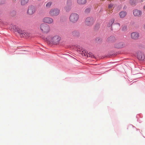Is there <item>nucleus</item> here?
Segmentation results:
<instances>
[{
    "mask_svg": "<svg viewBox=\"0 0 145 145\" xmlns=\"http://www.w3.org/2000/svg\"><path fill=\"white\" fill-rule=\"evenodd\" d=\"M113 5L112 4H110L108 6V8L109 9H112L113 7Z\"/></svg>",
    "mask_w": 145,
    "mask_h": 145,
    "instance_id": "27",
    "label": "nucleus"
},
{
    "mask_svg": "<svg viewBox=\"0 0 145 145\" xmlns=\"http://www.w3.org/2000/svg\"><path fill=\"white\" fill-rule=\"evenodd\" d=\"M77 3L79 5H84L86 3V0H77Z\"/></svg>",
    "mask_w": 145,
    "mask_h": 145,
    "instance_id": "18",
    "label": "nucleus"
},
{
    "mask_svg": "<svg viewBox=\"0 0 145 145\" xmlns=\"http://www.w3.org/2000/svg\"><path fill=\"white\" fill-rule=\"evenodd\" d=\"M127 13L125 11H121L119 13V16L120 18H124L126 15Z\"/></svg>",
    "mask_w": 145,
    "mask_h": 145,
    "instance_id": "16",
    "label": "nucleus"
},
{
    "mask_svg": "<svg viewBox=\"0 0 145 145\" xmlns=\"http://www.w3.org/2000/svg\"><path fill=\"white\" fill-rule=\"evenodd\" d=\"M114 19H112L110 21L109 23V24L110 25H111L114 22Z\"/></svg>",
    "mask_w": 145,
    "mask_h": 145,
    "instance_id": "23",
    "label": "nucleus"
},
{
    "mask_svg": "<svg viewBox=\"0 0 145 145\" xmlns=\"http://www.w3.org/2000/svg\"><path fill=\"white\" fill-rule=\"evenodd\" d=\"M10 28L12 30L16 32H17L18 33H19V31H20V29L18 27L15 25L11 24L10 25Z\"/></svg>",
    "mask_w": 145,
    "mask_h": 145,
    "instance_id": "15",
    "label": "nucleus"
},
{
    "mask_svg": "<svg viewBox=\"0 0 145 145\" xmlns=\"http://www.w3.org/2000/svg\"><path fill=\"white\" fill-rule=\"evenodd\" d=\"M35 11V7L31 5L29 7L27 11V14L30 15H32L34 13Z\"/></svg>",
    "mask_w": 145,
    "mask_h": 145,
    "instance_id": "10",
    "label": "nucleus"
},
{
    "mask_svg": "<svg viewBox=\"0 0 145 145\" xmlns=\"http://www.w3.org/2000/svg\"><path fill=\"white\" fill-rule=\"evenodd\" d=\"M80 54H81L83 56H86V51H85V49H82L80 50Z\"/></svg>",
    "mask_w": 145,
    "mask_h": 145,
    "instance_id": "20",
    "label": "nucleus"
},
{
    "mask_svg": "<svg viewBox=\"0 0 145 145\" xmlns=\"http://www.w3.org/2000/svg\"><path fill=\"white\" fill-rule=\"evenodd\" d=\"M43 22L45 24H52L53 22V19L49 17H44L42 20Z\"/></svg>",
    "mask_w": 145,
    "mask_h": 145,
    "instance_id": "9",
    "label": "nucleus"
},
{
    "mask_svg": "<svg viewBox=\"0 0 145 145\" xmlns=\"http://www.w3.org/2000/svg\"><path fill=\"white\" fill-rule=\"evenodd\" d=\"M19 31L18 33L21 37L27 38L30 37L31 36V34L25 31H22L21 29L20 31Z\"/></svg>",
    "mask_w": 145,
    "mask_h": 145,
    "instance_id": "5",
    "label": "nucleus"
},
{
    "mask_svg": "<svg viewBox=\"0 0 145 145\" xmlns=\"http://www.w3.org/2000/svg\"><path fill=\"white\" fill-rule=\"evenodd\" d=\"M142 13L141 10L135 9L133 11V14L135 16L140 17L142 14Z\"/></svg>",
    "mask_w": 145,
    "mask_h": 145,
    "instance_id": "11",
    "label": "nucleus"
},
{
    "mask_svg": "<svg viewBox=\"0 0 145 145\" xmlns=\"http://www.w3.org/2000/svg\"><path fill=\"white\" fill-rule=\"evenodd\" d=\"M137 57L138 59L140 60H143L145 58L144 53L141 52H138L137 54Z\"/></svg>",
    "mask_w": 145,
    "mask_h": 145,
    "instance_id": "13",
    "label": "nucleus"
},
{
    "mask_svg": "<svg viewBox=\"0 0 145 145\" xmlns=\"http://www.w3.org/2000/svg\"><path fill=\"white\" fill-rule=\"evenodd\" d=\"M95 20L93 18L88 17L86 19L85 24L87 26L91 27L93 24Z\"/></svg>",
    "mask_w": 145,
    "mask_h": 145,
    "instance_id": "4",
    "label": "nucleus"
},
{
    "mask_svg": "<svg viewBox=\"0 0 145 145\" xmlns=\"http://www.w3.org/2000/svg\"><path fill=\"white\" fill-rule=\"evenodd\" d=\"M130 3H131L132 5L133 4V3H131V2H130Z\"/></svg>",
    "mask_w": 145,
    "mask_h": 145,
    "instance_id": "34",
    "label": "nucleus"
},
{
    "mask_svg": "<svg viewBox=\"0 0 145 145\" xmlns=\"http://www.w3.org/2000/svg\"><path fill=\"white\" fill-rule=\"evenodd\" d=\"M52 4V3L50 2H49L47 3L46 5V7L48 8H49Z\"/></svg>",
    "mask_w": 145,
    "mask_h": 145,
    "instance_id": "24",
    "label": "nucleus"
},
{
    "mask_svg": "<svg viewBox=\"0 0 145 145\" xmlns=\"http://www.w3.org/2000/svg\"><path fill=\"white\" fill-rule=\"evenodd\" d=\"M40 28L42 32L43 33H47L50 31V26L45 23L41 24L40 25Z\"/></svg>",
    "mask_w": 145,
    "mask_h": 145,
    "instance_id": "2",
    "label": "nucleus"
},
{
    "mask_svg": "<svg viewBox=\"0 0 145 145\" xmlns=\"http://www.w3.org/2000/svg\"><path fill=\"white\" fill-rule=\"evenodd\" d=\"M127 30V26L125 25L122 28V30L123 31H125Z\"/></svg>",
    "mask_w": 145,
    "mask_h": 145,
    "instance_id": "28",
    "label": "nucleus"
},
{
    "mask_svg": "<svg viewBox=\"0 0 145 145\" xmlns=\"http://www.w3.org/2000/svg\"><path fill=\"white\" fill-rule=\"evenodd\" d=\"M79 18V15L76 13H73L71 14L69 16L70 21L72 23L76 22Z\"/></svg>",
    "mask_w": 145,
    "mask_h": 145,
    "instance_id": "3",
    "label": "nucleus"
},
{
    "mask_svg": "<svg viewBox=\"0 0 145 145\" xmlns=\"http://www.w3.org/2000/svg\"><path fill=\"white\" fill-rule=\"evenodd\" d=\"M72 35L74 37H77L79 36V33L77 31H74L72 33Z\"/></svg>",
    "mask_w": 145,
    "mask_h": 145,
    "instance_id": "19",
    "label": "nucleus"
},
{
    "mask_svg": "<svg viewBox=\"0 0 145 145\" xmlns=\"http://www.w3.org/2000/svg\"><path fill=\"white\" fill-rule=\"evenodd\" d=\"M90 9L89 8H86L85 11V12L86 13H88L90 12Z\"/></svg>",
    "mask_w": 145,
    "mask_h": 145,
    "instance_id": "22",
    "label": "nucleus"
},
{
    "mask_svg": "<svg viewBox=\"0 0 145 145\" xmlns=\"http://www.w3.org/2000/svg\"><path fill=\"white\" fill-rule=\"evenodd\" d=\"M144 9H145V5L144 6Z\"/></svg>",
    "mask_w": 145,
    "mask_h": 145,
    "instance_id": "31",
    "label": "nucleus"
},
{
    "mask_svg": "<svg viewBox=\"0 0 145 145\" xmlns=\"http://www.w3.org/2000/svg\"><path fill=\"white\" fill-rule=\"evenodd\" d=\"M16 1V0H13V1Z\"/></svg>",
    "mask_w": 145,
    "mask_h": 145,
    "instance_id": "33",
    "label": "nucleus"
},
{
    "mask_svg": "<svg viewBox=\"0 0 145 145\" xmlns=\"http://www.w3.org/2000/svg\"><path fill=\"white\" fill-rule=\"evenodd\" d=\"M107 41L109 42L113 43L114 44L116 42V40L115 37L111 36L107 39Z\"/></svg>",
    "mask_w": 145,
    "mask_h": 145,
    "instance_id": "12",
    "label": "nucleus"
},
{
    "mask_svg": "<svg viewBox=\"0 0 145 145\" xmlns=\"http://www.w3.org/2000/svg\"><path fill=\"white\" fill-rule=\"evenodd\" d=\"M3 24V22L2 21V20L1 19H0V24Z\"/></svg>",
    "mask_w": 145,
    "mask_h": 145,
    "instance_id": "30",
    "label": "nucleus"
},
{
    "mask_svg": "<svg viewBox=\"0 0 145 145\" xmlns=\"http://www.w3.org/2000/svg\"><path fill=\"white\" fill-rule=\"evenodd\" d=\"M141 2H143V0H140Z\"/></svg>",
    "mask_w": 145,
    "mask_h": 145,
    "instance_id": "32",
    "label": "nucleus"
},
{
    "mask_svg": "<svg viewBox=\"0 0 145 145\" xmlns=\"http://www.w3.org/2000/svg\"><path fill=\"white\" fill-rule=\"evenodd\" d=\"M86 55L88 57H91V58H95V56L92 54L91 53L89 52L88 53V52H87L86 53Z\"/></svg>",
    "mask_w": 145,
    "mask_h": 145,
    "instance_id": "21",
    "label": "nucleus"
},
{
    "mask_svg": "<svg viewBox=\"0 0 145 145\" xmlns=\"http://www.w3.org/2000/svg\"><path fill=\"white\" fill-rule=\"evenodd\" d=\"M5 3V0H0V5L4 4Z\"/></svg>",
    "mask_w": 145,
    "mask_h": 145,
    "instance_id": "25",
    "label": "nucleus"
},
{
    "mask_svg": "<svg viewBox=\"0 0 145 145\" xmlns=\"http://www.w3.org/2000/svg\"><path fill=\"white\" fill-rule=\"evenodd\" d=\"M61 38L58 35L50 36L48 37L47 40L50 43L56 45L59 44Z\"/></svg>",
    "mask_w": 145,
    "mask_h": 145,
    "instance_id": "1",
    "label": "nucleus"
},
{
    "mask_svg": "<svg viewBox=\"0 0 145 145\" xmlns=\"http://www.w3.org/2000/svg\"><path fill=\"white\" fill-rule=\"evenodd\" d=\"M72 5V1L71 0H67L66 5L64 8V9L66 12H68L71 9Z\"/></svg>",
    "mask_w": 145,
    "mask_h": 145,
    "instance_id": "6",
    "label": "nucleus"
},
{
    "mask_svg": "<svg viewBox=\"0 0 145 145\" xmlns=\"http://www.w3.org/2000/svg\"><path fill=\"white\" fill-rule=\"evenodd\" d=\"M29 0H20V5L22 6H24L26 5Z\"/></svg>",
    "mask_w": 145,
    "mask_h": 145,
    "instance_id": "17",
    "label": "nucleus"
},
{
    "mask_svg": "<svg viewBox=\"0 0 145 145\" xmlns=\"http://www.w3.org/2000/svg\"><path fill=\"white\" fill-rule=\"evenodd\" d=\"M114 47L116 48H121L125 46V43L122 41H116L114 44Z\"/></svg>",
    "mask_w": 145,
    "mask_h": 145,
    "instance_id": "7",
    "label": "nucleus"
},
{
    "mask_svg": "<svg viewBox=\"0 0 145 145\" xmlns=\"http://www.w3.org/2000/svg\"><path fill=\"white\" fill-rule=\"evenodd\" d=\"M114 24L115 25V26L118 27H120V24L119 23H115Z\"/></svg>",
    "mask_w": 145,
    "mask_h": 145,
    "instance_id": "26",
    "label": "nucleus"
},
{
    "mask_svg": "<svg viewBox=\"0 0 145 145\" xmlns=\"http://www.w3.org/2000/svg\"><path fill=\"white\" fill-rule=\"evenodd\" d=\"M112 12L113 11L112 10V9H109V10L108 12V14H110L112 13Z\"/></svg>",
    "mask_w": 145,
    "mask_h": 145,
    "instance_id": "29",
    "label": "nucleus"
},
{
    "mask_svg": "<svg viewBox=\"0 0 145 145\" xmlns=\"http://www.w3.org/2000/svg\"><path fill=\"white\" fill-rule=\"evenodd\" d=\"M139 36L138 33L137 32L132 33L131 34V37L133 39H137L138 38Z\"/></svg>",
    "mask_w": 145,
    "mask_h": 145,
    "instance_id": "14",
    "label": "nucleus"
},
{
    "mask_svg": "<svg viewBox=\"0 0 145 145\" xmlns=\"http://www.w3.org/2000/svg\"><path fill=\"white\" fill-rule=\"evenodd\" d=\"M60 13V10L57 8L53 9L51 10L49 13L52 16H56L58 15Z\"/></svg>",
    "mask_w": 145,
    "mask_h": 145,
    "instance_id": "8",
    "label": "nucleus"
}]
</instances>
